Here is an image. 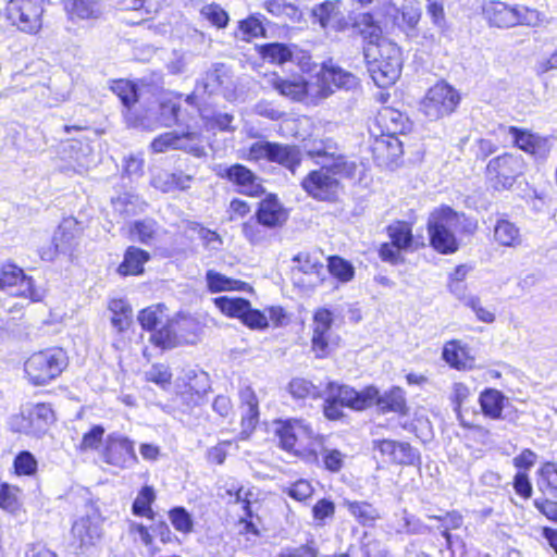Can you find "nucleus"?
I'll return each mask as SVG.
<instances>
[{
  "mask_svg": "<svg viewBox=\"0 0 557 557\" xmlns=\"http://www.w3.org/2000/svg\"><path fill=\"white\" fill-rule=\"evenodd\" d=\"M311 158H321L320 170L311 171L301 182L302 188L318 200H333L339 190V181L334 175L354 177L357 164L344 156L331 139L314 144L308 151Z\"/></svg>",
  "mask_w": 557,
  "mask_h": 557,
  "instance_id": "obj_1",
  "label": "nucleus"
},
{
  "mask_svg": "<svg viewBox=\"0 0 557 557\" xmlns=\"http://www.w3.org/2000/svg\"><path fill=\"white\" fill-rule=\"evenodd\" d=\"M363 57L373 82L381 88L395 84L401 72L400 49L392 41L363 47Z\"/></svg>",
  "mask_w": 557,
  "mask_h": 557,
  "instance_id": "obj_2",
  "label": "nucleus"
},
{
  "mask_svg": "<svg viewBox=\"0 0 557 557\" xmlns=\"http://www.w3.org/2000/svg\"><path fill=\"white\" fill-rule=\"evenodd\" d=\"M280 445L287 451L301 456L307 462L318 463V449L322 448V437L315 436L312 429L300 420H287L276 429Z\"/></svg>",
  "mask_w": 557,
  "mask_h": 557,
  "instance_id": "obj_3",
  "label": "nucleus"
},
{
  "mask_svg": "<svg viewBox=\"0 0 557 557\" xmlns=\"http://www.w3.org/2000/svg\"><path fill=\"white\" fill-rule=\"evenodd\" d=\"M202 326L189 314H176L157 332L151 333L150 342L162 349H171L185 344H195L199 339Z\"/></svg>",
  "mask_w": 557,
  "mask_h": 557,
  "instance_id": "obj_4",
  "label": "nucleus"
},
{
  "mask_svg": "<svg viewBox=\"0 0 557 557\" xmlns=\"http://www.w3.org/2000/svg\"><path fill=\"white\" fill-rule=\"evenodd\" d=\"M67 366L61 348H50L33 354L24 364L25 373L34 385H45L59 376Z\"/></svg>",
  "mask_w": 557,
  "mask_h": 557,
  "instance_id": "obj_5",
  "label": "nucleus"
},
{
  "mask_svg": "<svg viewBox=\"0 0 557 557\" xmlns=\"http://www.w3.org/2000/svg\"><path fill=\"white\" fill-rule=\"evenodd\" d=\"M483 12L490 24L497 27H513L516 25L539 26L543 15L535 9L524 5H508L500 1H491L484 5Z\"/></svg>",
  "mask_w": 557,
  "mask_h": 557,
  "instance_id": "obj_6",
  "label": "nucleus"
},
{
  "mask_svg": "<svg viewBox=\"0 0 557 557\" xmlns=\"http://www.w3.org/2000/svg\"><path fill=\"white\" fill-rule=\"evenodd\" d=\"M525 168L527 163L521 154L505 152L488 161L486 177L494 189H509L523 175Z\"/></svg>",
  "mask_w": 557,
  "mask_h": 557,
  "instance_id": "obj_7",
  "label": "nucleus"
},
{
  "mask_svg": "<svg viewBox=\"0 0 557 557\" xmlns=\"http://www.w3.org/2000/svg\"><path fill=\"white\" fill-rule=\"evenodd\" d=\"M0 289L11 296L28 298L39 301L44 297V289L34 284L30 276L15 264L7 263L0 267Z\"/></svg>",
  "mask_w": 557,
  "mask_h": 557,
  "instance_id": "obj_8",
  "label": "nucleus"
},
{
  "mask_svg": "<svg viewBox=\"0 0 557 557\" xmlns=\"http://www.w3.org/2000/svg\"><path fill=\"white\" fill-rule=\"evenodd\" d=\"M459 94L450 85L441 82L431 87L421 104V110L431 120H437L455 111Z\"/></svg>",
  "mask_w": 557,
  "mask_h": 557,
  "instance_id": "obj_9",
  "label": "nucleus"
},
{
  "mask_svg": "<svg viewBox=\"0 0 557 557\" xmlns=\"http://www.w3.org/2000/svg\"><path fill=\"white\" fill-rule=\"evenodd\" d=\"M5 14L23 32L35 33L41 26L42 8L38 0H10Z\"/></svg>",
  "mask_w": 557,
  "mask_h": 557,
  "instance_id": "obj_10",
  "label": "nucleus"
},
{
  "mask_svg": "<svg viewBox=\"0 0 557 557\" xmlns=\"http://www.w3.org/2000/svg\"><path fill=\"white\" fill-rule=\"evenodd\" d=\"M102 458L104 462L121 469L131 468L138 462L134 442L117 434H110L107 437Z\"/></svg>",
  "mask_w": 557,
  "mask_h": 557,
  "instance_id": "obj_11",
  "label": "nucleus"
},
{
  "mask_svg": "<svg viewBox=\"0 0 557 557\" xmlns=\"http://www.w3.org/2000/svg\"><path fill=\"white\" fill-rule=\"evenodd\" d=\"M326 394L332 399L341 404V406L348 407L354 410H364L371 407V403L376 395V387L368 386L358 392L348 385H339L336 383H329Z\"/></svg>",
  "mask_w": 557,
  "mask_h": 557,
  "instance_id": "obj_12",
  "label": "nucleus"
},
{
  "mask_svg": "<svg viewBox=\"0 0 557 557\" xmlns=\"http://www.w3.org/2000/svg\"><path fill=\"white\" fill-rule=\"evenodd\" d=\"M53 421V411L46 404H37L13 420V429L16 432L39 436L44 434L48 425Z\"/></svg>",
  "mask_w": 557,
  "mask_h": 557,
  "instance_id": "obj_13",
  "label": "nucleus"
},
{
  "mask_svg": "<svg viewBox=\"0 0 557 557\" xmlns=\"http://www.w3.org/2000/svg\"><path fill=\"white\" fill-rule=\"evenodd\" d=\"M317 89L329 87L330 95L336 89L355 90L359 87V79L352 73L345 71L332 61L324 62L314 79Z\"/></svg>",
  "mask_w": 557,
  "mask_h": 557,
  "instance_id": "obj_14",
  "label": "nucleus"
},
{
  "mask_svg": "<svg viewBox=\"0 0 557 557\" xmlns=\"http://www.w3.org/2000/svg\"><path fill=\"white\" fill-rule=\"evenodd\" d=\"M200 135L196 132H186L181 135L175 132H166L156 137L150 147L153 152L162 153L169 149L184 150L195 156H200L202 148L199 147Z\"/></svg>",
  "mask_w": 557,
  "mask_h": 557,
  "instance_id": "obj_15",
  "label": "nucleus"
},
{
  "mask_svg": "<svg viewBox=\"0 0 557 557\" xmlns=\"http://www.w3.org/2000/svg\"><path fill=\"white\" fill-rule=\"evenodd\" d=\"M201 86L209 95H222L227 100L235 97L236 84L231 71L224 64H215L211 71H208Z\"/></svg>",
  "mask_w": 557,
  "mask_h": 557,
  "instance_id": "obj_16",
  "label": "nucleus"
},
{
  "mask_svg": "<svg viewBox=\"0 0 557 557\" xmlns=\"http://www.w3.org/2000/svg\"><path fill=\"white\" fill-rule=\"evenodd\" d=\"M219 176L226 178L238 187V191L257 197L264 193L261 180L243 164H233L219 172Z\"/></svg>",
  "mask_w": 557,
  "mask_h": 557,
  "instance_id": "obj_17",
  "label": "nucleus"
},
{
  "mask_svg": "<svg viewBox=\"0 0 557 557\" xmlns=\"http://www.w3.org/2000/svg\"><path fill=\"white\" fill-rule=\"evenodd\" d=\"M428 226L450 232H473L476 227L475 223L470 222L463 213H459L448 206L433 210L429 216Z\"/></svg>",
  "mask_w": 557,
  "mask_h": 557,
  "instance_id": "obj_18",
  "label": "nucleus"
},
{
  "mask_svg": "<svg viewBox=\"0 0 557 557\" xmlns=\"http://www.w3.org/2000/svg\"><path fill=\"white\" fill-rule=\"evenodd\" d=\"M273 87L283 96L293 100H302L305 96L312 98H326L330 96V88L317 89L314 81L306 82L301 78L287 81L282 78L273 79Z\"/></svg>",
  "mask_w": 557,
  "mask_h": 557,
  "instance_id": "obj_19",
  "label": "nucleus"
},
{
  "mask_svg": "<svg viewBox=\"0 0 557 557\" xmlns=\"http://www.w3.org/2000/svg\"><path fill=\"white\" fill-rule=\"evenodd\" d=\"M256 218L268 228L282 227L288 219V211L274 195L267 196L259 202Z\"/></svg>",
  "mask_w": 557,
  "mask_h": 557,
  "instance_id": "obj_20",
  "label": "nucleus"
},
{
  "mask_svg": "<svg viewBox=\"0 0 557 557\" xmlns=\"http://www.w3.org/2000/svg\"><path fill=\"white\" fill-rule=\"evenodd\" d=\"M72 535L77 547L83 549L92 546L101 536V527L96 515L78 518L72 527Z\"/></svg>",
  "mask_w": 557,
  "mask_h": 557,
  "instance_id": "obj_21",
  "label": "nucleus"
},
{
  "mask_svg": "<svg viewBox=\"0 0 557 557\" xmlns=\"http://www.w3.org/2000/svg\"><path fill=\"white\" fill-rule=\"evenodd\" d=\"M332 312L327 309H319L313 317L312 349L318 358L327 354L329 332L332 325Z\"/></svg>",
  "mask_w": 557,
  "mask_h": 557,
  "instance_id": "obj_22",
  "label": "nucleus"
},
{
  "mask_svg": "<svg viewBox=\"0 0 557 557\" xmlns=\"http://www.w3.org/2000/svg\"><path fill=\"white\" fill-rule=\"evenodd\" d=\"M75 236L65 225H60L54 232L52 240L39 250L42 260L52 261L60 253H69L74 245Z\"/></svg>",
  "mask_w": 557,
  "mask_h": 557,
  "instance_id": "obj_23",
  "label": "nucleus"
},
{
  "mask_svg": "<svg viewBox=\"0 0 557 557\" xmlns=\"http://www.w3.org/2000/svg\"><path fill=\"white\" fill-rule=\"evenodd\" d=\"M374 405L382 413L395 412L401 416L407 414L405 393L399 387H393L382 395H380L379 389L376 388V395L371 403V407Z\"/></svg>",
  "mask_w": 557,
  "mask_h": 557,
  "instance_id": "obj_24",
  "label": "nucleus"
},
{
  "mask_svg": "<svg viewBox=\"0 0 557 557\" xmlns=\"http://www.w3.org/2000/svg\"><path fill=\"white\" fill-rule=\"evenodd\" d=\"M352 27L362 36L364 46H379L382 41H388L382 36L381 26L374 21L370 13L358 14L354 21Z\"/></svg>",
  "mask_w": 557,
  "mask_h": 557,
  "instance_id": "obj_25",
  "label": "nucleus"
},
{
  "mask_svg": "<svg viewBox=\"0 0 557 557\" xmlns=\"http://www.w3.org/2000/svg\"><path fill=\"white\" fill-rule=\"evenodd\" d=\"M65 9L71 20L99 18L103 3L102 0H67Z\"/></svg>",
  "mask_w": 557,
  "mask_h": 557,
  "instance_id": "obj_26",
  "label": "nucleus"
},
{
  "mask_svg": "<svg viewBox=\"0 0 557 557\" xmlns=\"http://www.w3.org/2000/svg\"><path fill=\"white\" fill-rule=\"evenodd\" d=\"M442 357L451 368L457 370L470 369L473 364V358L469 356L467 347L457 339L445 344Z\"/></svg>",
  "mask_w": 557,
  "mask_h": 557,
  "instance_id": "obj_27",
  "label": "nucleus"
},
{
  "mask_svg": "<svg viewBox=\"0 0 557 557\" xmlns=\"http://www.w3.org/2000/svg\"><path fill=\"white\" fill-rule=\"evenodd\" d=\"M239 398L244 408L242 414L243 432L251 431L258 422V398L250 386H245L239 391Z\"/></svg>",
  "mask_w": 557,
  "mask_h": 557,
  "instance_id": "obj_28",
  "label": "nucleus"
},
{
  "mask_svg": "<svg viewBox=\"0 0 557 557\" xmlns=\"http://www.w3.org/2000/svg\"><path fill=\"white\" fill-rule=\"evenodd\" d=\"M270 162L278 163L294 174L301 162L300 149L297 146L274 143Z\"/></svg>",
  "mask_w": 557,
  "mask_h": 557,
  "instance_id": "obj_29",
  "label": "nucleus"
},
{
  "mask_svg": "<svg viewBox=\"0 0 557 557\" xmlns=\"http://www.w3.org/2000/svg\"><path fill=\"white\" fill-rule=\"evenodd\" d=\"M311 14L324 29L327 27L336 29L343 18L339 1H325L320 3L311 10Z\"/></svg>",
  "mask_w": 557,
  "mask_h": 557,
  "instance_id": "obj_30",
  "label": "nucleus"
},
{
  "mask_svg": "<svg viewBox=\"0 0 557 557\" xmlns=\"http://www.w3.org/2000/svg\"><path fill=\"white\" fill-rule=\"evenodd\" d=\"M343 505L361 525H372L379 518V510L368 502L344 499Z\"/></svg>",
  "mask_w": 557,
  "mask_h": 557,
  "instance_id": "obj_31",
  "label": "nucleus"
},
{
  "mask_svg": "<svg viewBox=\"0 0 557 557\" xmlns=\"http://www.w3.org/2000/svg\"><path fill=\"white\" fill-rule=\"evenodd\" d=\"M149 260V253L136 247H129L123 262L119 265V273L122 275H137L144 271V263Z\"/></svg>",
  "mask_w": 557,
  "mask_h": 557,
  "instance_id": "obj_32",
  "label": "nucleus"
},
{
  "mask_svg": "<svg viewBox=\"0 0 557 557\" xmlns=\"http://www.w3.org/2000/svg\"><path fill=\"white\" fill-rule=\"evenodd\" d=\"M166 320H169L166 307L161 304L150 306L138 314V321L143 329L152 331V333L159 331L166 323Z\"/></svg>",
  "mask_w": 557,
  "mask_h": 557,
  "instance_id": "obj_33",
  "label": "nucleus"
},
{
  "mask_svg": "<svg viewBox=\"0 0 557 557\" xmlns=\"http://www.w3.org/2000/svg\"><path fill=\"white\" fill-rule=\"evenodd\" d=\"M431 246L441 253H453L458 250L455 232L428 226Z\"/></svg>",
  "mask_w": 557,
  "mask_h": 557,
  "instance_id": "obj_34",
  "label": "nucleus"
},
{
  "mask_svg": "<svg viewBox=\"0 0 557 557\" xmlns=\"http://www.w3.org/2000/svg\"><path fill=\"white\" fill-rule=\"evenodd\" d=\"M508 134L512 136L513 143L519 149L532 154L536 153L545 141L541 136L516 126H509Z\"/></svg>",
  "mask_w": 557,
  "mask_h": 557,
  "instance_id": "obj_35",
  "label": "nucleus"
},
{
  "mask_svg": "<svg viewBox=\"0 0 557 557\" xmlns=\"http://www.w3.org/2000/svg\"><path fill=\"white\" fill-rule=\"evenodd\" d=\"M263 8L275 17H285L293 23H298L302 20L301 11L293 3L286 0H267Z\"/></svg>",
  "mask_w": 557,
  "mask_h": 557,
  "instance_id": "obj_36",
  "label": "nucleus"
},
{
  "mask_svg": "<svg viewBox=\"0 0 557 557\" xmlns=\"http://www.w3.org/2000/svg\"><path fill=\"white\" fill-rule=\"evenodd\" d=\"M479 401L482 411L486 417L497 419L502 416L504 396L497 389H485L481 393Z\"/></svg>",
  "mask_w": 557,
  "mask_h": 557,
  "instance_id": "obj_37",
  "label": "nucleus"
},
{
  "mask_svg": "<svg viewBox=\"0 0 557 557\" xmlns=\"http://www.w3.org/2000/svg\"><path fill=\"white\" fill-rule=\"evenodd\" d=\"M206 280L208 288L212 293H219L223 290H239L246 286V283L230 278L219 272L209 270L206 273Z\"/></svg>",
  "mask_w": 557,
  "mask_h": 557,
  "instance_id": "obj_38",
  "label": "nucleus"
},
{
  "mask_svg": "<svg viewBox=\"0 0 557 557\" xmlns=\"http://www.w3.org/2000/svg\"><path fill=\"white\" fill-rule=\"evenodd\" d=\"M495 240L503 245L513 247L520 244L519 228L507 220H500L494 227Z\"/></svg>",
  "mask_w": 557,
  "mask_h": 557,
  "instance_id": "obj_39",
  "label": "nucleus"
},
{
  "mask_svg": "<svg viewBox=\"0 0 557 557\" xmlns=\"http://www.w3.org/2000/svg\"><path fill=\"white\" fill-rule=\"evenodd\" d=\"M391 243L397 248L407 250L413 240L411 226L407 222L397 221L387 227Z\"/></svg>",
  "mask_w": 557,
  "mask_h": 557,
  "instance_id": "obj_40",
  "label": "nucleus"
},
{
  "mask_svg": "<svg viewBox=\"0 0 557 557\" xmlns=\"http://www.w3.org/2000/svg\"><path fill=\"white\" fill-rule=\"evenodd\" d=\"M267 225H263L256 216L250 218L248 221L243 223L242 232L244 237L251 245H260L267 242L270 237L267 231Z\"/></svg>",
  "mask_w": 557,
  "mask_h": 557,
  "instance_id": "obj_41",
  "label": "nucleus"
},
{
  "mask_svg": "<svg viewBox=\"0 0 557 557\" xmlns=\"http://www.w3.org/2000/svg\"><path fill=\"white\" fill-rule=\"evenodd\" d=\"M156 498L154 491L151 486H144L133 503V512L136 516H144L153 519L151 504Z\"/></svg>",
  "mask_w": 557,
  "mask_h": 557,
  "instance_id": "obj_42",
  "label": "nucleus"
},
{
  "mask_svg": "<svg viewBox=\"0 0 557 557\" xmlns=\"http://www.w3.org/2000/svg\"><path fill=\"white\" fill-rule=\"evenodd\" d=\"M248 300L244 298H230L226 296L214 299L215 306L227 317L242 319L247 309Z\"/></svg>",
  "mask_w": 557,
  "mask_h": 557,
  "instance_id": "obj_43",
  "label": "nucleus"
},
{
  "mask_svg": "<svg viewBox=\"0 0 557 557\" xmlns=\"http://www.w3.org/2000/svg\"><path fill=\"white\" fill-rule=\"evenodd\" d=\"M262 58L276 64H283L290 60L292 51L285 44L272 42L261 47Z\"/></svg>",
  "mask_w": 557,
  "mask_h": 557,
  "instance_id": "obj_44",
  "label": "nucleus"
},
{
  "mask_svg": "<svg viewBox=\"0 0 557 557\" xmlns=\"http://www.w3.org/2000/svg\"><path fill=\"white\" fill-rule=\"evenodd\" d=\"M288 387L292 396L298 399L321 397L320 388L306 379H293Z\"/></svg>",
  "mask_w": 557,
  "mask_h": 557,
  "instance_id": "obj_45",
  "label": "nucleus"
},
{
  "mask_svg": "<svg viewBox=\"0 0 557 557\" xmlns=\"http://www.w3.org/2000/svg\"><path fill=\"white\" fill-rule=\"evenodd\" d=\"M329 270L332 275L338 278L341 282H349L354 278L355 269L350 262L345 259L333 256L329 258Z\"/></svg>",
  "mask_w": 557,
  "mask_h": 557,
  "instance_id": "obj_46",
  "label": "nucleus"
},
{
  "mask_svg": "<svg viewBox=\"0 0 557 557\" xmlns=\"http://www.w3.org/2000/svg\"><path fill=\"white\" fill-rule=\"evenodd\" d=\"M200 15L218 28H224L228 23L227 13L215 3L203 5L200 9Z\"/></svg>",
  "mask_w": 557,
  "mask_h": 557,
  "instance_id": "obj_47",
  "label": "nucleus"
},
{
  "mask_svg": "<svg viewBox=\"0 0 557 557\" xmlns=\"http://www.w3.org/2000/svg\"><path fill=\"white\" fill-rule=\"evenodd\" d=\"M293 262L296 263L295 268L305 274H317L320 276L323 271V264L307 252H300L295 256Z\"/></svg>",
  "mask_w": 557,
  "mask_h": 557,
  "instance_id": "obj_48",
  "label": "nucleus"
},
{
  "mask_svg": "<svg viewBox=\"0 0 557 557\" xmlns=\"http://www.w3.org/2000/svg\"><path fill=\"white\" fill-rule=\"evenodd\" d=\"M465 306L470 308L479 321L491 324L495 321L496 315L494 310H491L482 305L480 297L469 295L465 298Z\"/></svg>",
  "mask_w": 557,
  "mask_h": 557,
  "instance_id": "obj_49",
  "label": "nucleus"
},
{
  "mask_svg": "<svg viewBox=\"0 0 557 557\" xmlns=\"http://www.w3.org/2000/svg\"><path fill=\"white\" fill-rule=\"evenodd\" d=\"M201 117L206 120V126L211 129L219 131H234L231 124L234 121V115L226 112H214L212 115H207L205 112H201Z\"/></svg>",
  "mask_w": 557,
  "mask_h": 557,
  "instance_id": "obj_50",
  "label": "nucleus"
},
{
  "mask_svg": "<svg viewBox=\"0 0 557 557\" xmlns=\"http://www.w3.org/2000/svg\"><path fill=\"white\" fill-rule=\"evenodd\" d=\"M169 517L171 523L178 532L189 533L193 531V519L184 507H175L171 509L169 512Z\"/></svg>",
  "mask_w": 557,
  "mask_h": 557,
  "instance_id": "obj_51",
  "label": "nucleus"
},
{
  "mask_svg": "<svg viewBox=\"0 0 557 557\" xmlns=\"http://www.w3.org/2000/svg\"><path fill=\"white\" fill-rule=\"evenodd\" d=\"M113 91L121 99L124 107L128 110L137 102L138 96L136 87L126 81H119L112 87Z\"/></svg>",
  "mask_w": 557,
  "mask_h": 557,
  "instance_id": "obj_52",
  "label": "nucleus"
},
{
  "mask_svg": "<svg viewBox=\"0 0 557 557\" xmlns=\"http://www.w3.org/2000/svg\"><path fill=\"white\" fill-rule=\"evenodd\" d=\"M18 488L8 483H0V508L9 512L18 509Z\"/></svg>",
  "mask_w": 557,
  "mask_h": 557,
  "instance_id": "obj_53",
  "label": "nucleus"
},
{
  "mask_svg": "<svg viewBox=\"0 0 557 557\" xmlns=\"http://www.w3.org/2000/svg\"><path fill=\"white\" fill-rule=\"evenodd\" d=\"M157 223L153 220L136 221L132 228V235L135 239L148 244L154 237Z\"/></svg>",
  "mask_w": 557,
  "mask_h": 557,
  "instance_id": "obj_54",
  "label": "nucleus"
},
{
  "mask_svg": "<svg viewBox=\"0 0 557 557\" xmlns=\"http://www.w3.org/2000/svg\"><path fill=\"white\" fill-rule=\"evenodd\" d=\"M322 455L323 465L331 472H338L344 465L345 455L338 449H329L322 444V448L318 449V456Z\"/></svg>",
  "mask_w": 557,
  "mask_h": 557,
  "instance_id": "obj_55",
  "label": "nucleus"
},
{
  "mask_svg": "<svg viewBox=\"0 0 557 557\" xmlns=\"http://www.w3.org/2000/svg\"><path fill=\"white\" fill-rule=\"evenodd\" d=\"M540 475L537 482L540 488L557 494V467L554 463H546L541 468Z\"/></svg>",
  "mask_w": 557,
  "mask_h": 557,
  "instance_id": "obj_56",
  "label": "nucleus"
},
{
  "mask_svg": "<svg viewBox=\"0 0 557 557\" xmlns=\"http://www.w3.org/2000/svg\"><path fill=\"white\" fill-rule=\"evenodd\" d=\"M180 109V104L172 100L161 102L159 104V124L169 127L176 123Z\"/></svg>",
  "mask_w": 557,
  "mask_h": 557,
  "instance_id": "obj_57",
  "label": "nucleus"
},
{
  "mask_svg": "<svg viewBox=\"0 0 557 557\" xmlns=\"http://www.w3.org/2000/svg\"><path fill=\"white\" fill-rule=\"evenodd\" d=\"M430 531L431 529L419 519L408 515L407 511L403 512L401 523L397 529L398 533L424 534Z\"/></svg>",
  "mask_w": 557,
  "mask_h": 557,
  "instance_id": "obj_58",
  "label": "nucleus"
},
{
  "mask_svg": "<svg viewBox=\"0 0 557 557\" xmlns=\"http://www.w3.org/2000/svg\"><path fill=\"white\" fill-rule=\"evenodd\" d=\"M242 322L250 329H265L268 319L260 310L252 309L250 302L242 315Z\"/></svg>",
  "mask_w": 557,
  "mask_h": 557,
  "instance_id": "obj_59",
  "label": "nucleus"
},
{
  "mask_svg": "<svg viewBox=\"0 0 557 557\" xmlns=\"http://www.w3.org/2000/svg\"><path fill=\"white\" fill-rule=\"evenodd\" d=\"M417 458L418 455L410 444L397 442L392 462L398 465H412Z\"/></svg>",
  "mask_w": 557,
  "mask_h": 557,
  "instance_id": "obj_60",
  "label": "nucleus"
},
{
  "mask_svg": "<svg viewBox=\"0 0 557 557\" xmlns=\"http://www.w3.org/2000/svg\"><path fill=\"white\" fill-rule=\"evenodd\" d=\"M104 429L101 425H94L87 433L84 434L79 444V450L97 449L102 441Z\"/></svg>",
  "mask_w": 557,
  "mask_h": 557,
  "instance_id": "obj_61",
  "label": "nucleus"
},
{
  "mask_svg": "<svg viewBox=\"0 0 557 557\" xmlns=\"http://www.w3.org/2000/svg\"><path fill=\"white\" fill-rule=\"evenodd\" d=\"M469 395L470 389L466 384L458 382L453 385L451 401L454 404V411L456 412L457 418L462 425H466V423L463 422L460 409L461 405L469 397Z\"/></svg>",
  "mask_w": 557,
  "mask_h": 557,
  "instance_id": "obj_62",
  "label": "nucleus"
},
{
  "mask_svg": "<svg viewBox=\"0 0 557 557\" xmlns=\"http://www.w3.org/2000/svg\"><path fill=\"white\" fill-rule=\"evenodd\" d=\"M14 467L16 473L30 475L36 471L37 461L29 451H22L15 457Z\"/></svg>",
  "mask_w": 557,
  "mask_h": 557,
  "instance_id": "obj_63",
  "label": "nucleus"
},
{
  "mask_svg": "<svg viewBox=\"0 0 557 557\" xmlns=\"http://www.w3.org/2000/svg\"><path fill=\"white\" fill-rule=\"evenodd\" d=\"M272 141L259 140L253 143L248 150V160L259 161V160H268L270 161L271 151L273 149Z\"/></svg>",
  "mask_w": 557,
  "mask_h": 557,
  "instance_id": "obj_64",
  "label": "nucleus"
}]
</instances>
